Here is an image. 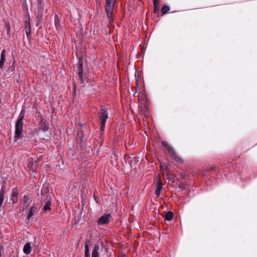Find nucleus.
<instances>
[{"label": "nucleus", "mask_w": 257, "mask_h": 257, "mask_svg": "<svg viewBox=\"0 0 257 257\" xmlns=\"http://www.w3.org/2000/svg\"><path fill=\"white\" fill-rule=\"evenodd\" d=\"M39 127L43 132H47L49 129V126L47 121L44 118H42V121L39 123Z\"/></svg>", "instance_id": "obj_10"}, {"label": "nucleus", "mask_w": 257, "mask_h": 257, "mask_svg": "<svg viewBox=\"0 0 257 257\" xmlns=\"http://www.w3.org/2000/svg\"><path fill=\"white\" fill-rule=\"evenodd\" d=\"M174 214L172 211H168L165 216V220L167 221H170L173 218Z\"/></svg>", "instance_id": "obj_19"}, {"label": "nucleus", "mask_w": 257, "mask_h": 257, "mask_svg": "<svg viewBox=\"0 0 257 257\" xmlns=\"http://www.w3.org/2000/svg\"><path fill=\"white\" fill-rule=\"evenodd\" d=\"M2 249L1 247L0 246V257L1 256V255H2Z\"/></svg>", "instance_id": "obj_33"}, {"label": "nucleus", "mask_w": 257, "mask_h": 257, "mask_svg": "<svg viewBox=\"0 0 257 257\" xmlns=\"http://www.w3.org/2000/svg\"><path fill=\"white\" fill-rule=\"evenodd\" d=\"M41 22V17H38L37 19H36V25L37 26H38L40 23Z\"/></svg>", "instance_id": "obj_29"}, {"label": "nucleus", "mask_w": 257, "mask_h": 257, "mask_svg": "<svg viewBox=\"0 0 257 257\" xmlns=\"http://www.w3.org/2000/svg\"><path fill=\"white\" fill-rule=\"evenodd\" d=\"M32 250L31 244L30 242L26 243L23 248V252L26 254H29L31 253Z\"/></svg>", "instance_id": "obj_17"}, {"label": "nucleus", "mask_w": 257, "mask_h": 257, "mask_svg": "<svg viewBox=\"0 0 257 257\" xmlns=\"http://www.w3.org/2000/svg\"><path fill=\"white\" fill-rule=\"evenodd\" d=\"M83 74H78L79 78L82 86H84L85 85V78L83 77Z\"/></svg>", "instance_id": "obj_23"}, {"label": "nucleus", "mask_w": 257, "mask_h": 257, "mask_svg": "<svg viewBox=\"0 0 257 257\" xmlns=\"http://www.w3.org/2000/svg\"><path fill=\"white\" fill-rule=\"evenodd\" d=\"M46 204L44 205L43 210L44 211H47L51 210L50 205L51 204V200L47 201L45 202Z\"/></svg>", "instance_id": "obj_21"}, {"label": "nucleus", "mask_w": 257, "mask_h": 257, "mask_svg": "<svg viewBox=\"0 0 257 257\" xmlns=\"http://www.w3.org/2000/svg\"><path fill=\"white\" fill-rule=\"evenodd\" d=\"M84 248H85V257H90V253H89L88 245L87 244H85Z\"/></svg>", "instance_id": "obj_22"}, {"label": "nucleus", "mask_w": 257, "mask_h": 257, "mask_svg": "<svg viewBox=\"0 0 257 257\" xmlns=\"http://www.w3.org/2000/svg\"><path fill=\"white\" fill-rule=\"evenodd\" d=\"M160 0H153L154 6L159 5Z\"/></svg>", "instance_id": "obj_30"}, {"label": "nucleus", "mask_w": 257, "mask_h": 257, "mask_svg": "<svg viewBox=\"0 0 257 257\" xmlns=\"http://www.w3.org/2000/svg\"><path fill=\"white\" fill-rule=\"evenodd\" d=\"M110 217V214H105L100 216L97 221V224L99 225H102L108 223Z\"/></svg>", "instance_id": "obj_9"}, {"label": "nucleus", "mask_w": 257, "mask_h": 257, "mask_svg": "<svg viewBox=\"0 0 257 257\" xmlns=\"http://www.w3.org/2000/svg\"><path fill=\"white\" fill-rule=\"evenodd\" d=\"M36 208L34 206H32L27 212V219L30 220L32 216L34 215Z\"/></svg>", "instance_id": "obj_18"}, {"label": "nucleus", "mask_w": 257, "mask_h": 257, "mask_svg": "<svg viewBox=\"0 0 257 257\" xmlns=\"http://www.w3.org/2000/svg\"><path fill=\"white\" fill-rule=\"evenodd\" d=\"M78 67H79V72L78 74H83V63L81 62L80 61L78 63Z\"/></svg>", "instance_id": "obj_25"}, {"label": "nucleus", "mask_w": 257, "mask_h": 257, "mask_svg": "<svg viewBox=\"0 0 257 257\" xmlns=\"http://www.w3.org/2000/svg\"><path fill=\"white\" fill-rule=\"evenodd\" d=\"M115 3V0H106L105 4V13L107 17L108 21L110 23L113 21L112 13Z\"/></svg>", "instance_id": "obj_3"}, {"label": "nucleus", "mask_w": 257, "mask_h": 257, "mask_svg": "<svg viewBox=\"0 0 257 257\" xmlns=\"http://www.w3.org/2000/svg\"><path fill=\"white\" fill-rule=\"evenodd\" d=\"M162 144L163 146L168 151L171 157L176 161L178 162H182V160L176 154L173 149L170 146L167 142L162 141Z\"/></svg>", "instance_id": "obj_6"}, {"label": "nucleus", "mask_w": 257, "mask_h": 257, "mask_svg": "<svg viewBox=\"0 0 257 257\" xmlns=\"http://www.w3.org/2000/svg\"><path fill=\"white\" fill-rule=\"evenodd\" d=\"M6 50L3 49L1 52L0 59V68L2 70H3L5 68V63L6 62Z\"/></svg>", "instance_id": "obj_11"}, {"label": "nucleus", "mask_w": 257, "mask_h": 257, "mask_svg": "<svg viewBox=\"0 0 257 257\" xmlns=\"http://www.w3.org/2000/svg\"><path fill=\"white\" fill-rule=\"evenodd\" d=\"M170 10L169 7L168 6H164L162 9V13L163 15L166 14Z\"/></svg>", "instance_id": "obj_24"}, {"label": "nucleus", "mask_w": 257, "mask_h": 257, "mask_svg": "<svg viewBox=\"0 0 257 257\" xmlns=\"http://www.w3.org/2000/svg\"><path fill=\"white\" fill-rule=\"evenodd\" d=\"M39 3H40V4L41 5V4L42 3V0H39Z\"/></svg>", "instance_id": "obj_34"}, {"label": "nucleus", "mask_w": 257, "mask_h": 257, "mask_svg": "<svg viewBox=\"0 0 257 257\" xmlns=\"http://www.w3.org/2000/svg\"><path fill=\"white\" fill-rule=\"evenodd\" d=\"M54 24L57 31L61 30V20L56 14L54 17Z\"/></svg>", "instance_id": "obj_13"}, {"label": "nucleus", "mask_w": 257, "mask_h": 257, "mask_svg": "<svg viewBox=\"0 0 257 257\" xmlns=\"http://www.w3.org/2000/svg\"><path fill=\"white\" fill-rule=\"evenodd\" d=\"M162 144L163 146L168 151L171 157L176 161L178 162H182V160L176 154L173 149L170 146L167 142L162 141Z\"/></svg>", "instance_id": "obj_4"}, {"label": "nucleus", "mask_w": 257, "mask_h": 257, "mask_svg": "<svg viewBox=\"0 0 257 257\" xmlns=\"http://www.w3.org/2000/svg\"><path fill=\"white\" fill-rule=\"evenodd\" d=\"M157 189L156 190L155 193L157 195V196H159L161 194L163 184L159 177L157 179Z\"/></svg>", "instance_id": "obj_12"}, {"label": "nucleus", "mask_w": 257, "mask_h": 257, "mask_svg": "<svg viewBox=\"0 0 257 257\" xmlns=\"http://www.w3.org/2000/svg\"><path fill=\"white\" fill-rule=\"evenodd\" d=\"M154 12L155 13H158L159 11V5H156V6H154Z\"/></svg>", "instance_id": "obj_28"}, {"label": "nucleus", "mask_w": 257, "mask_h": 257, "mask_svg": "<svg viewBox=\"0 0 257 257\" xmlns=\"http://www.w3.org/2000/svg\"><path fill=\"white\" fill-rule=\"evenodd\" d=\"M162 144L163 146L168 151L171 157L176 161L178 162H182V160L176 154L173 149L170 146L167 142L162 141Z\"/></svg>", "instance_id": "obj_7"}, {"label": "nucleus", "mask_w": 257, "mask_h": 257, "mask_svg": "<svg viewBox=\"0 0 257 257\" xmlns=\"http://www.w3.org/2000/svg\"><path fill=\"white\" fill-rule=\"evenodd\" d=\"M38 117L40 118L41 121H42V118H44L43 117V116H42V115H41V114H39V115H38Z\"/></svg>", "instance_id": "obj_32"}, {"label": "nucleus", "mask_w": 257, "mask_h": 257, "mask_svg": "<svg viewBox=\"0 0 257 257\" xmlns=\"http://www.w3.org/2000/svg\"><path fill=\"white\" fill-rule=\"evenodd\" d=\"M162 144L163 146L168 151L171 157L176 161L178 162H182V160L176 154L173 149L170 146L167 142L162 141Z\"/></svg>", "instance_id": "obj_5"}, {"label": "nucleus", "mask_w": 257, "mask_h": 257, "mask_svg": "<svg viewBox=\"0 0 257 257\" xmlns=\"http://www.w3.org/2000/svg\"><path fill=\"white\" fill-rule=\"evenodd\" d=\"M24 202L25 204L29 205L32 202V199L29 195L25 194L24 196Z\"/></svg>", "instance_id": "obj_20"}, {"label": "nucleus", "mask_w": 257, "mask_h": 257, "mask_svg": "<svg viewBox=\"0 0 257 257\" xmlns=\"http://www.w3.org/2000/svg\"><path fill=\"white\" fill-rule=\"evenodd\" d=\"M25 30L26 35L27 37H29L31 33V27L29 21H26L25 22Z\"/></svg>", "instance_id": "obj_16"}, {"label": "nucleus", "mask_w": 257, "mask_h": 257, "mask_svg": "<svg viewBox=\"0 0 257 257\" xmlns=\"http://www.w3.org/2000/svg\"><path fill=\"white\" fill-rule=\"evenodd\" d=\"M18 192L17 189L16 188H14L12 191L11 200L14 204L17 203L18 201Z\"/></svg>", "instance_id": "obj_14"}, {"label": "nucleus", "mask_w": 257, "mask_h": 257, "mask_svg": "<svg viewBox=\"0 0 257 257\" xmlns=\"http://www.w3.org/2000/svg\"><path fill=\"white\" fill-rule=\"evenodd\" d=\"M99 245L98 244H95L92 251V257H99Z\"/></svg>", "instance_id": "obj_15"}, {"label": "nucleus", "mask_w": 257, "mask_h": 257, "mask_svg": "<svg viewBox=\"0 0 257 257\" xmlns=\"http://www.w3.org/2000/svg\"><path fill=\"white\" fill-rule=\"evenodd\" d=\"M42 202L50 200L51 196L49 194V189L48 184L44 185L41 191V195L39 196Z\"/></svg>", "instance_id": "obj_8"}, {"label": "nucleus", "mask_w": 257, "mask_h": 257, "mask_svg": "<svg viewBox=\"0 0 257 257\" xmlns=\"http://www.w3.org/2000/svg\"><path fill=\"white\" fill-rule=\"evenodd\" d=\"M5 186L2 187V188L0 191V197L4 198L5 193Z\"/></svg>", "instance_id": "obj_27"}, {"label": "nucleus", "mask_w": 257, "mask_h": 257, "mask_svg": "<svg viewBox=\"0 0 257 257\" xmlns=\"http://www.w3.org/2000/svg\"><path fill=\"white\" fill-rule=\"evenodd\" d=\"M161 168L162 170L167 171L168 170V165L166 163H161Z\"/></svg>", "instance_id": "obj_26"}, {"label": "nucleus", "mask_w": 257, "mask_h": 257, "mask_svg": "<svg viewBox=\"0 0 257 257\" xmlns=\"http://www.w3.org/2000/svg\"><path fill=\"white\" fill-rule=\"evenodd\" d=\"M23 118L24 115H20L19 118L16 121L15 132V139L16 141L21 140L23 138Z\"/></svg>", "instance_id": "obj_2"}, {"label": "nucleus", "mask_w": 257, "mask_h": 257, "mask_svg": "<svg viewBox=\"0 0 257 257\" xmlns=\"http://www.w3.org/2000/svg\"><path fill=\"white\" fill-rule=\"evenodd\" d=\"M11 68L12 71L14 70V69L15 68V62L13 63V64H12V65L11 67Z\"/></svg>", "instance_id": "obj_31"}, {"label": "nucleus", "mask_w": 257, "mask_h": 257, "mask_svg": "<svg viewBox=\"0 0 257 257\" xmlns=\"http://www.w3.org/2000/svg\"><path fill=\"white\" fill-rule=\"evenodd\" d=\"M108 109L107 107L101 106L98 112L99 119L100 121V128L102 132L105 130V123L108 118Z\"/></svg>", "instance_id": "obj_1"}]
</instances>
